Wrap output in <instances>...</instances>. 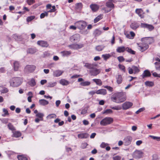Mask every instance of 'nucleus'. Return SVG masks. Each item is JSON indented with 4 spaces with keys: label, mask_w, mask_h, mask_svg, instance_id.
I'll return each mask as SVG.
<instances>
[{
    "label": "nucleus",
    "mask_w": 160,
    "mask_h": 160,
    "mask_svg": "<svg viewBox=\"0 0 160 160\" xmlns=\"http://www.w3.org/2000/svg\"><path fill=\"white\" fill-rule=\"evenodd\" d=\"M92 81L98 86H101L102 84V82L101 80L99 79H93Z\"/></svg>",
    "instance_id": "nucleus-30"
},
{
    "label": "nucleus",
    "mask_w": 160,
    "mask_h": 160,
    "mask_svg": "<svg viewBox=\"0 0 160 160\" xmlns=\"http://www.w3.org/2000/svg\"><path fill=\"white\" fill-rule=\"evenodd\" d=\"M102 57L105 60H106L111 57V55L109 54H103L102 55Z\"/></svg>",
    "instance_id": "nucleus-42"
},
{
    "label": "nucleus",
    "mask_w": 160,
    "mask_h": 160,
    "mask_svg": "<svg viewBox=\"0 0 160 160\" xmlns=\"http://www.w3.org/2000/svg\"><path fill=\"white\" fill-rule=\"evenodd\" d=\"M112 111L111 109H108L105 110L103 112V113H112Z\"/></svg>",
    "instance_id": "nucleus-55"
},
{
    "label": "nucleus",
    "mask_w": 160,
    "mask_h": 160,
    "mask_svg": "<svg viewBox=\"0 0 160 160\" xmlns=\"http://www.w3.org/2000/svg\"><path fill=\"white\" fill-rule=\"evenodd\" d=\"M18 160H28L27 157L24 155H19L17 156Z\"/></svg>",
    "instance_id": "nucleus-34"
},
{
    "label": "nucleus",
    "mask_w": 160,
    "mask_h": 160,
    "mask_svg": "<svg viewBox=\"0 0 160 160\" xmlns=\"http://www.w3.org/2000/svg\"><path fill=\"white\" fill-rule=\"evenodd\" d=\"M151 75V74L150 71L148 70H146L144 71L142 75V78H144L145 77H150Z\"/></svg>",
    "instance_id": "nucleus-22"
},
{
    "label": "nucleus",
    "mask_w": 160,
    "mask_h": 160,
    "mask_svg": "<svg viewBox=\"0 0 160 160\" xmlns=\"http://www.w3.org/2000/svg\"><path fill=\"white\" fill-rule=\"evenodd\" d=\"M29 84L32 87L35 86L36 84V82L35 79L33 78H32L29 82Z\"/></svg>",
    "instance_id": "nucleus-40"
},
{
    "label": "nucleus",
    "mask_w": 160,
    "mask_h": 160,
    "mask_svg": "<svg viewBox=\"0 0 160 160\" xmlns=\"http://www.w3.org/2000/svg\"><path fill=\"white\" fill-rule=\"evenodd\" d=\"M128 73L129 74H132L133 73L136 74L139 72L140 71L139 69L136 66L133 65L132 68L129 67L128 68Z\"/></svg>",
    "instance_id": "nucleus-8"
},
{
    "label": "nucleus",
    "mask_w": 160,
    "mask_h": 160,
    "mask_svg": "<svg viewBox=\"0 0 160 160\" xmlns=\"http://www.w3.org/2000/svg\"><path fill=\"white\" fill-rule=\"evenodd\" d=\"M117 58L120 62H123L125 60L124 58L122 56L118 57Z\"/></svg>",
    "instance_id": "nucleus-53"
},
{
    "label": "nucleus",
    "mask_w": 160,
    "mask_h": 160,
    "mask_svg": "<svg viewBox=\"0 0 160 160\" xmlns=\"http://www.w3.org/2000/svg\"><path fill=\"white\" fill-rule=\"evenodd\" d=\"M110 108L112 109L117 110H120L122 108L121 107L118 106H115V107H111Z\"/></svg>",
    "instance_id": "nucleus-48"
},
{
    "label": "nucleus",
    "mask_w": 160,
    "mask_h": 160,
    "mask_svg": "<svg viewBox=\"0 0 160 160\" xmlns=\"http://www.w3.org/2000/svg\"><path fill=\"white\" fill-rule=\"evenodd\" d=\"M145 110V108H141L139 109L138 111H137L136 112V114H138L140 112H141Z\"/></svg>",
    "instance_id": "nucleus-58"
},
{
    "label": "nucleus",
    "mask_w": 160,
    "mask_h": 160,
    "mask_svg": "<svg viewBox=\"0 0 160 160\" xmlns=\"http://www.w3.org/2000/svg\"><path fill=\"white\" fill-rule=\"evenodd\" d=\"M132 105V103L131 102H126L122 104V108L123 109L126 110L131 107Z\"/></svg>",
    "instance_id": "nucleus-15"
},
{
    "label": "nucleus",
    "mask_w": 160,
    "mask_h": 160,
    "mask_svg": "<svg viewBox=\"0 0 160 160\" xmlns=\"http://www.w3.org/2000/svg\"><path fill=\"white\" fill-rule=\"evenodd\" d=\"M56 117V115L54 114H50L48 116V117L50 119L55 118Z\"/></svg>",
    "instance_id": "nucleus-51"
},
{
    "label": "nucleus",
    "mask_w": 160,
    "mask_h": 160,
    "mask_svg": "<svg viewBox=\"0 0 160 160\" xmlns=\"http://www.w3.org/2000/svg\"><path fill=\"white\" fill-rule=\"evenodd\" d=\"M82 6V3H77L76 4V8L77 9L81 8Z\"/></svg>",
    "instance_id": "nucleus-59"
},
{
    "label": "nucleus",
    "mask_w": 160,
    "mask_h": 160,
    "mask_svg": "<svg viewBox=\"0 0 160 160\" xmlns=\"http://www.w3.org/2000/svg\"><path fill=\"white\" fill-rule=\"evenodd\" d=\"M56 82L49 83L48 85V87H52L56 85Z\"/></svg>",
    "instance_id": "nucleus-57"
},
{
    "label": "nucleus",
    "mask_w": 160,
    "mask_h": 160,
    "mask_svg": "<svg viewBox=\"0 0 160 160\" xmlns=\"http://www.w3.org/2000/svg\"><path fill=\"white\" fill-rule=\"evenodd\" d=\"M80 37V35L79 34L76 33L71 36L70 39L71 41H75L78 40Z\"/></svg>",
    "instance_id": "nucleus-18"
},
{
    "label": "nucleus",
    "mask_w": 160,
    "mask_h": 160,
    "mask_svg": "<svg viewBox=\"0 0 160 160\" xmlns=\"http://www.w3.org/2000/svg\"><path fill=\"white\" fill-rule=\"evenodd\" d=\"M84 66L89 69V72L91 76H96L99 74L101 69L96 68V65L89 63H85Z\"/></svg>",
    "instance_id": "nucleus-2"
},
{
    "label": "nucleus",
    "mask_w": 160,
    "mask_h": 160,
    "mask_svg": "<svg viewBox=\"0 0 160 160\" xmlns=\"http://www.w3.org/2000/svg\"><path fill=\"white\" fill-rule=\"evenodd\" d=\"M149 137L153 139L156 140L157 141H160V137L154 136L151 135H149Z\"/></svg>",
    "instance_id": "nucleus-46"
},
{
    "label": "nucleus",
    "mask_w": 160,
    "mask_h": 160,
    "mask_svg": "<svg viewBox=\"0 0 160 160\" xmlns=\"http://www.w3.org/2000/svg\"><path fill=\"white\" fill-rule=\"evenodd\" d=\"M126 51L128 53L132 54H135V52L132 50L131 48L127 47H126Z\"/></svg>",
    "instance_id": "nucleus-39"
},
{
    "label": "nucleus",
    "mask_w": 160,
    "mask_h": 160,
    "mask_svg": "<svg viewBox=\"0 0 160 160\" xmlns=\"http://www.w3.org/2000/svg\"><path fill=\"white\" fill-rule=\"evenodd\" d=\"M8 127L9 129L12 131V132L16 130L15 128L12 124V123H9L8 125Z\"/></svg>",
    "instance_id": "nucleus-37"
},
{
    "label": "nucleus",
    "mask_w": 160,
    "mask_h": 160,
    "mask_svg": "<svg viewBox=\"0 0 160 160\" xmlns=\"http://www.w3.org/2000/svg\"><path fill=\"white\" fill-rule=\"evenodd\" d=\"M126 48L124 46L118 47L116 49V51L119 53H122L126 51Z\"/></svg>",
    "instance_id": "nucleus-27"
},
{
    "label": "nucleus",
    "mask_w": 160,
    "mask_h": 160,
    "mask_svg": "<svg viewBox=\"0 0 160 160\" xmlns=\"http://www.w3.org/2000/svg\"><path fill=\"white\" fill-rule=\"evenodd\" d=\"M130 34L132 38V39H133L135 36V33L131 31L130 32Z\"/></svg>",
    "instance_id": "nucleus-60"
},
{
    "label": "nucleus",
    "mask_w": 160,
    "mask_h": 160,
    "mask_svg": "<svg viewBox=\"0 0 160 160\" xmlns=\"http://www.w3.org/2000/svg\"><path fill=\"white\" fill-rule=\"evenodd\" d=\"M63 72V71L60 70H56L53 72V75L54 77H59L61 75Z\"/></svg>",
    "instance_id": "nucleus-26"
},
{
    "label": "nucleus",
    "mask_w": 160,
    "mask_h": 160,
    "mask_svg": "<svg viewBox=\"0 0 160 160\" xmlns=\"http://www.w3.org/2000/svg\"><path fill=\"white\" fill-rule=\"evenodd\" d=\"M62 55L63 57L68 56L71 54L70 51H63L61 52Z\"/></svg>",
    "instance_id": "nucleus-28"
},
{
    "label": "nucleus",
    "mask_w": 160,
    "mask_h": 160,
    "mask_svg": "<svg viewBox=\"0 0 160 160\" xmlns=\"http://www.w3.org/2000/svg\"><path fill=\"white\" fill-rule=\"evenodd\" d=\"M142 42H144L148 44H151L153 42V40L152 38L150 37H145L141 39Z\"/></svg>",
    "instance_id": "nucleus-13"
},
{
    "label": "nucleus",
    "mask_w": 160,
    "mask_h": 160,
    "mask_svg": "<svg viewBox=\"0 0 160 160\" xmlns=\"http://www.w3.org/2000/svg\"><path fill=\"white\" fill-rule=\"evenodd\" d=\"M36 52V49L34 48H29L27 51V52L30 54H33Z\"/></svg>",
    "instance_id": "nucleus-36"
},
{
    "label": "nucleus",
    "mask_w": 160,
    "mask_h": 160,
    "mask_svg": "<svg viewBox=\"0 0 160 160\" xmlns=\"http://www.w3.org/2000/svg\"><path fill=\"white\" fill-rule=\"evenodd\" d=\"M59 82L61 84L63 85H67L69 84V82L64 79H61Z\"/></svg>",
    "instance_id": "nucleus-33"
},
{
    "label": "nucleus",
    "mask_w": 160,
    "mask_h": 160,
    "mask_svg": "<svg viewBox=\"0 0 160 160\" xmlns=\"http://www.w3.org/2000/svg\"><path fill=\"white\" fill-rule=\"evenodd\" d=\"M118 66L120 69L124 72H125L126 69L124 66L120 64L118 65Z\"/></svg>",
    "instance_id": "nucleus-44"
},
{
    "label": "nucleus",
    "mask_w": 160,
    "mask_h": 160,
    "mask_svg": "<svg viewBox=\"0 0 160 160\" xmlns=\"http://www.w3.org/2000/svg\"><path fill=\"white\" fill-rule=\"evenodd\" d=\"M145 84L146 86L148 87H152L154 85L153 82L149 81H147L145 82Z\"/></svg>",
    "instance_id": "nucleus-38"
},
{
    "label": "nucleus",
    "mask_w": 160,
    "mask_h": 160,
    "mask_svg": "<svg viewBox=\"0 0 160 160\" xmlns=\"http://www.w3.org/2000/svg\"><path fill=\"white\" fill-rule=\"evenodd\" d=\"M84 45L82 44H77V49H80L82 48L83 47Z\"/></svg>",
    "instance_id": "nucleus-63"
},
{
    "label": "nucleus",
    "mask_w": 160,
    "mask_h": 160,
    "mask_svg": "<svg viewBox=\"0 0 160 160\" xmlns=\"http://www.w3.org/2000/svg\"><path fill=\"white\" fill-rule=\"evenodd\" d=\"M39 103L41 105L45 106L48 105L49 102L48 101L45 99H42L39 100Z\"/></svg>",
    "instance_id": "nucleus-31"
},
{
    "label": "nucleus",
    "mask_w": 160,
    "mask_h": 160,
    "mask_svg": "<svg viewBox=\"0 0 160 160\" xmlns=\"http://www.w3.org/2000/svg\"><path fill=\"white\" fill-rule=\"evenodd\" d=\"M87 110L85 108L83 109L81 112V114H84L87 113Z\"/></svg>",
    "instance_id": "nucleus-64"
},
{
    "label": "nucleus",
    "mask_w": 160,
    "mask_h": 160,
    "mask_svg": "<svg viewBox=\"0 0 160 160\" xmlns=\"http://www.w3.org/2000/svg\"><path fill=\"white\" fill-rule=\"evenodd\" d=\"M36 67L33 65H27L25 68V71L31 73L36 69Z\"/></svg>",
    "instance_id": "nucleus-10"
},
{
    "label": "nucleus",
    "mask_w": 160,
    "mask_h": 160,
    "mask_svg": "<svg viewBox=\"0 0 160 160\" xmlns=\"http://www.w3.org/2000/svg\"><path fill=\"white\" fill-rule=\"evenodd\" d=\"M36 116L39 118L41 119V120L42 121L43 120L44 115L42 113L38 112L36 114Z\"/></svg>",
    "instance_id": "nucleus-43"
},
{
    "label": "nucleus",
    "mask_w": 160,
    "mask_h": 160,
    "mask_svg": "<svg viewBox=\"0 0 160 160\" xmlns=\"http://www.w3.org/2000/svg\"><path fill=\"white\" fill-rule=\"evenodd\" d=\"M10 83L11 86L13 87H18L22 83V80L20 78H13L10 80Z\"/></svg>",
    "instance_id": "nucleus-3"
},
{
    "label": "nucleus",
    "mask_w": 160,
    "mask_h": 160,
    "mask_svg": "<svg viewBox=\"0 0 160 160\" xmlns=\"http://www.w3.org/2000/svg\"><path fill=\"white\" fill-rule=\"evenodd\" d=\"M126 99L125 92H121L115 93L111 97V100L117 103H121L125 101Z\"/></svg>",
    "instance_id": "nucleus-1"
},
{
    "label": "nucleus",
    "mask_w": 160,
    "mask_h": 160,
    "mask_svg": "<svg viewBox=\"0 0 160 160\" xmlns=\"http://www.w3.org/2000/svg\"><path fill=\"white\" fill-rule=\"evenodd\" d=\"M132 140V137L128 136L125 137L124 139V143L126 145H128L131 144Z\"/></svg>",
    "instance_id": "nucleus-14"
},
{
    "label": "nucleus",
    "mask_w": 160,
    "mask_h": 160,
    "mask_svg": "<svg viewBox=\"0 0 160 160\" xmlns=\"http://www.w3.org/2000/svg\"><path fill=\"white\" fill-rule=\"evenodd\" d=\"M139 26L140 25L138 23L134 22L131 24L130 27L132 29L135 30L139 27Z\"/></svg>",
    "instance_id": "nucleus-16"
},
{
    "label": "nucleus",
    "mask_w": 160,
    "mask_h": 160,
    "mask_svg": "<svg viewBox=\"0 0 160 160\" xmlns=\"http://www.w3.org/2000/svg\"><path fill=\"white\" fill-rule=\"evenodd\" d=\"M56 10L55 6H53L52 7V9L48 11L47 12H45L44 13H42L40 16L41 18H43L45 16H48V12H55Z\"/></svg>",
    "instance_id": "nucleus-9"
},
{
    "label": "nucleus",
    "mask_w": 160,
    "mask_h": 160,
    "mask_svg": "<svg viewBox=\"0 0 160 160\" xmlns=\"http://www.w3.org/2000/svg\"><path fill=\"white\" fill-rule=\"evenodd\" d=\"M141 27L148 29L149 31H152L154 29V27L152 25L146 23H142Z\"/></svg>",
    "instance_id": "nucleus-11"
},
{
    "label": "nucleus",
    "mask_w": 160,
    "mask_h": 160,
    "mask_svg": "<svg viewBox=\"0 0 160 160\" xmlns=\"http://www.w3.org/2000/svg\"><path fill=\"white\" fill-rule=\"evenodd\" d=\"M135 12L141 18H143L145 17V12L142 8L136 9L135 10Z\"/></svg>",
    "instance_id": "nucleus-12"
},
{
    "label": "nucleus",
    "mask_w": 160,
    "mask_h": 160,
    "mask_svg": "<svg viewBox=\"0 0 160 160\" xmlns=\"http://www.w3.org/2000/svg\"><path fill=\"white\" fill-rule=\"evenodd\" d=\"M37 44L43 47H47L49 46L47 42L42 40L38 41Z\"/></svg>",
    "instance_id": "nucleus-17"
},
{
    "label": "nucleus",
    "mask_w": 160,
    "mask_h": 160,
    "mask_svg": "<svg viewBox=\"0 0 160 160\" xmlns=\"http://www.w3.org/2000/svg\"><path fill=\"white\" fill-rule=\"evenodd\" d=\"M114 0H108L106 3V5L109 8H113L114 4L113 3Z\"/></svg>",
    "instance_id": "nucleus-23"
},
{
    "label": "nucleus",
    "mask_w": 160,
    "mask_h": 160,
    "mask_svg": "<svg viewBox=\"0 0 160 160\" xmlns=\"http://www.w3.org/2000/svg\"><path fill=\"white\" fill-rule=\"evenodd\" d=\"M117 83L118 84H121L122 82L123 79L122 76L121 75H118L116 77Z\"/></svg>",
    "instance_id": "nucleus-24"
},
{
    "label": "nucleus",
    "mask_w": 160,
    "mask_h": 160,
    "mask_svg": "<svg viewBox=\"0 0 160 160\" xmlns=\"http://www.w3.org/2000/svg\"><path fill=\"white\" fill-rule=\"evenodd\" d=\"M19 67V62L17 61H15L13 63V68L14 70L17 71Z\"/></svg>",
    "instance_id": "nucleus-32"
},
{
    "label": "nucleus",
    "mask_w": 160,
    "mask_h": 160,
    "mask_svg": "<svg viewBox=\"0 0 160 160\" xmlns=\"http://www.w3.org/2000/svg\"><path fill=\"white\" fill-rule=\"evenodd\" d=\"M96 92L98 94H101L103 95H105L107 93L106 90L104 89L98 90Z\"/></svg>",
    "instance_id": "nucleus-21"
},
{
    "label": "nucleus",
    "mask_w": 160,
    "mask_h": 160,
    "mask_svg": "<svg viewBox=\"0 0 160 160\" xmlns=\"http://www.w3.org/2000/svg\"><path fill=\"white\" fill-rule=\"evenodd\" d=\"M152 75L154 77H158L160 78V74H158L156 72L152 73Z\"/></svg>",
    "instance_id": "nucleus-61"
},
{
    "label": "nucleus",
    "mask_w": 160,
    "mask_h": 160,
    "mask_svg": "<svg viewBox=\"0 0 160 160\" xmlns=\"http://www.w3.org/2000/svg\"><path fill=\"white\" fill-rule=\"evenodd\" d=\"M102 18V15L101 14L98 16L94 20V23H96Z\"/></svg>",
    "instance_id": "nucleus-35"
},
{
    "label": "nucleus",
    "mask_w": 160,
    "mask_h": 160,
    "mask_svg": "<svg viewBox=\"0 0 160 160\" xmlns=\"http://www.w3.org/2000/svg\"><path fill=\"white\" fill-rule=\"evenodd\" d=\"M78 138L81 139L87 138L88 137L89 135L87 133H84L78 134Z\"/></svg>",
    "instance_id": "nucleus-25"
},
{
    "label": "nucleus",
    "mask_w": 160,
    "mask_h": 160,
    "mask_svg": "<svg viewBox=\"0 0 160 160\" xmlns=\"http://www.w3.org/2000/svg\"><path fill=\"white\" fill-rule=\"evenodd\" d=\"M90 8L93 12H95L99 9V6L96 4H92L90 6Z\"/></svg>",
    "instance_id": "nucleus-19"
},
{
    "label": "nucleus",
    "mask_w": 160,
    "mask_h": 160,
    "mask_svg": "<svg viewBox=\"0 0 160 160\" xmlns=\"http://www.w3.org/2000/svg\"><path fill=\"white\" fill-rule=\"evenodd\" d=\"M104 88H106L108 89V90L110 91L111 92H112L113 90V88L111 86H106L103 87Z\"/></svg>",
    "instance_id": "nucleus-52"
},
{
    "label": "nucleus",
    "mask_w": 160,
    "mask_h": 160,
    "mask_svg": "<svg viewBox=\"0 0 160 160\" xmlns=\"http://www.w3.org/2000/svg\"><path fill=\"white\" fill-rule=\"evenodd\" d=\"M90 83V82L89 81H85L81 82L80 85L82 86H85L89 85Z\"/></svg>",
    "instance_id": "nucleus-41"
},
{
    "label": "nucleus",
    "mask_w": 160,
    "mask_h": 160,
    "mask_svg": "<svg viewBox=\"0 0 160 160\" xmlns=\"http://www.w3.org/2000/svg\"><path fill=\"white\" fill-rule=\"evenodd\" d=\"M113 121L112 118L110 117H106L102 119L100 122L101 125L105 126L112 123Z\"/></svg>",
    "instance_id": "nucleus-5"
},
{
    "label": "nucleus",
    "mask_w": 160,
    "mask_h": 160,
    "mask_svg": "<svg viewBox=\"0 0 160 160\" xmlns=\"http://www.w3.org/2000/svg\"><path fill=\"white\" fill-rule=\"evenodd\" d=\"M23 10L24 11L23 12H22V14H24L26 11L28 12L29 11V9L25 7H23Z\"/></svg>",
    "instance_id": "nucleus-62"
},
{
    "label": "nucleus",
    "mask_w": 160,
    "mask_h": 160,
    "mask_svg": "<svg viewBox=\"0 0 160 160\" xmlns=\"http://www.w3.org/2000/svg\"><path fill=\"white\" fill-rule=\"evenodd\" d=\"M74 24L77 26V28L80 30H83L86 28L87 25V23L84 21L80 20L76 22Z\"/></svg>",
    "instance_id": "nucleus-4"
},
{
    "label": "nucleus",
    "mask_w": 160,
    "mask_h": 160,
    "mask_svg": "<svg viewBox=\"0 0 160 160\" xmlns=\"http://www.w3.org/2000/svg\"><path fill=\"white\" fill-rule=\"evenodd\" d=\"M103 49L101 46H98L96 47V49L99 52L102 51Z\"/></svg>",
    "instance_id": "nucleus-50"
},
{
    "label": "nucleus",
    "mask_w": 160,
    "mask_h": 160,
    "mask_svg": "<svg viewBox=\"0 0 160 160\" xmlns=\"http://www.w3.org/2000/svg\"><path fill=\"white\" fill-rule=\"evenodd\" d=\"M144 153L141 150H136L133 153V158L136 159H138L142 158L143 156Z\"/></svg>",
    "instance_id": "nucleus-6"
},
{
    "label": "nucleus",
    "mask_w": 160,
    "mask_h": 160,
    "mask_svg": "<svg viewBox=\"0 0 160 160\" xmlns=\"http://www.w3.org/2000/svg\"><path fill=\"white\" fill-rule=\"evenodd\" d=\"M13 134L12 135V137L13 138H18L20 137L22 135V133L19 131H14L12 132Z\"/></svg>",
    "instance_id": "nucleus-20"
},
{
    "label": "nucleus",
    "mask_w": 160,
    "mask_h": 160,
    "mask_svg": "<svg viewBox=\"0 0 160 160\" xmlns=\"http://www.w3.org/2000/svg\"><path fill=\"white\" fill-rule=\"evenodd\" d=\"M77 44H73L69 45L68 47L72 49H77Z\"/></svg>",
    "instance_id": "nucleus-47"
},
{
    "label": "nucleus",
    "mask_w": 160,
    "mask_h": 160,
    "mask_svg": "<svg viewBox=\"0 0 160 160\" xmlns=\"http://www.w3.org/2000/svg\"><path fill=\"white\" fill-rule=\"evenodd\" d=\"M3 112L4 113V114H2L3 116H5L7 115H8L9 114L8 111L5 108H3Z\"/></svg>",
    "instance_id": "nucleus-49"
},
{
    "label": "nucleus",
    "mask_w": 160,
    "mask_h": 160,
    "mask_svg": "<svg viewBox=\"0 0 160 160\" xmlns=\"http://www.w3.org/2000/svg\"><path fill=\"white\" fill-rule=\"evenodd\" d=\"M137 44L139 47V49L142 52L145 51L149 48L148 45L144 42H142V43H139Z\"/></svg>",
    "instance_id": "nucleus-7"
},
{
    "label": "nucleus",
    "mask_w": 160,
    "mask_h": 160,
    "mask_svg": "<svg viewBox=\"0 0 160 160\" xmlns=\"http://www.w3.org/2000/svg\"><path fill=\"white\" fill-rule=\"evenodd\" d=\"M121 157L119 156H116L113 157V159L114 160H121Z\"/></svg>",
    "instance_id": "nucleus-56"
},
{
    "label": "nucleus",
    "mask_w": 160,
    "mask_h": 160,
    "mask_svg": "<svg viewBox=\"0 0 160 160\" xmlns=\"http://www.w3.org/2000/svg\"><path fill=\"white\" fill-rule=\"evenodd\" d=\"M28 4L29 5H31L35 2L34 0H27Z\"/></svg>",
    "instance_id": "nucleus-54"
},
{
    "label": "nucleus",
    "mask_w": 160,
    "mask_h": 160,
    "mask_svg": "<svg viewBox=\"0 0 160 160\" xmlns=\"http://www.w3.org/2000/svg\"><path fill=\"white\" fill-rule=\"evenodd\" d=\"M35 18V16H30L28 17L27 18V22H29L33 20Z\"/></svg>",
    "instance_id": "nucleus-45"
},
{
    "label": "nucleus",
    "mask_w": 160,
    "mask_h": 160,
    "mask_svg": "<svg viewBox=\"0 0 160 160\" xmlns=\"http://www.w3.org/2000/svg\"><path fill=\"white\" fill-rule=\"evenodd\" d=\"M102 33V31L98 29H96L94 31L93 35L95 37H98Z\"/></svg>",
    "instance_id": "nucleus-29"
}]
</instances>
